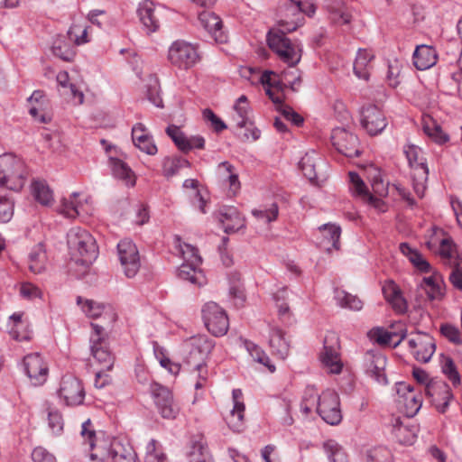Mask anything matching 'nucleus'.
<instances>
[{"label": "nucleus", "mask_w": 462, "mask_h": 462, "mask_svg": "<svg viewBox=\"0 0 462 462\" xmlns=\"http://www.w3.org/2000/svg\"><path fill=\"white\" fill-rule=\"evenodd\" d=\"M269 344L271 348L278 357L281 359H285L290 352V343L285 338L284 332L273 327L270 330V339Z\"/></svg>", "instance_id": "obj_31"}, {"label": "nucleus", "mask_w": 462, "mask_h": 462, "mask_svg": "<svg viewBox=\"0 0 462 462\" xmlns=\"http://www.w3.org/2000/svg\"><path fill=\"white\" fill-rule=\"evenodd\" d=\"M232 396L234 400V406L230 412L227 424L233 431L239 432L242 430L245 415V404L243 402L239 401L242 397V391L240 389H234Z\"/></svg>", "instance_id": "obj_29"}, {"label": "nucleus", "mask_w": 462, "mask_h": 462, "mask_svg": "<svg viewBox=\"0 0 462 462\" xmlns=\"http://www.w3.org/2000/svg\"><path fill=\"white\" fill-rule=\"evenodd\" d=\"M403 152L408 161L412 173L419 172V170H429L426 159L423 157L422 150L415 144H407L403 147Z\"/></svg>", "instance_id": "obj_33"}, {"label": "nucleus", "mask_w": 462, "mask_h": 462, "mask_svg": "<svg viewBox=\"0 0 462 462\" xmlns=\"http://www.w3.org/2000/svg\"><path fill=\"white\" fill-rule=\"evenodd\" d=\"M60 400L67 406L83 403L85 391L81 381L70 374L62 377L58 391Z\"/></svg>", "instance_id": "obj_13"}, {"label": "nucleus", "mask_w": 462, "mask_h": 462, "mask_svg": "<svg viewBox=\"0 0 462 462\" xmlns=\"http://www.w3.org/2000/svg\"><path fill=\"white\" fill-rule=\"evenodd\" d=\"M269 48L278 58L290 67L296 66L301 59V43L295 40L291 41L282 29H271L266 36Z\"/></svg>", "instance_id": "obj_5"}, {"label": "nucleus", "mask_w": 462, "mask_h": 462, "mask_svg": "<svg viewBox=\"0 0 462 462\" xmlns=\"http://www.w3.org/2000/svg\"><path fill=\"white\" fill-rule=\"evenodd\" d=\"M146 96L148 100L157 107H163L162 98L160 95V86L158 79L153 76H149V83L146 86Z\"/></svg>", "instance_id": "obj_48"}, {"label": "nucleus", "mask_w": 462, "mask_h": 462, "mask_svg": "<svg viewBox=\"0 0 462 462\" xmlns=\"http://www.w3.org/2000/svg\"><path fill=\"white\" fill-rule=\"evenodd\" d=\"M213 347L214 342L205 335L192 337L184 342L182 365L187 370L197 373L196 390L206 385L208 368L205 360Z\"/></svg>", "instance_id": "obj_2"}, {"label": "nucleus", "mask_w": 462, "mask_h": 462, "mask_svg": "<svg viewBox=\"0 0 462 462\" xmlns=\"http://www.w3.org/2000/svg\"><path fill=\"white\" fill-rule=\"evenodd\" d=\"M32 459L33 462H57L56 457L42 447H37L32 450Z\"/></svg>", "instance_id": "obj_62"}, {"label": "nucleus", "mask_w": 462, "mask_h": 462, "mask_svg": "<svg viewBox=\"0 0 462 462\" xmlns=\"http://www.w3.org/2000/svg\"><path fill=\"white\" fill-rule=\"evenodd\" d=\"M334 298L338 306L350 310L358 311L363 308V301L356 295H352L344 290L336 289Z\"/></svg>", "instance_id": "obj_38"}, {"label": "nucleus", "mask_w": 462, "mask_h": 462, "mask_svg": "<svg viewBox=\"0 0 462 462\" xmlns=\"http://www.w3.org/2000/svg\"><path fill=\"white\" fill-rule=\"evenodd\" d=\"M224 232L234 233L245 227V218L235 207H223L217 215Z\"/></svg>", "instance_id": "obj_20"}, {"label": "nucleus", "mask_w": 462, "mask_h": 462, "mask_svg": "<svg viewBox=\"0 0 462 462\" xmlns=\"http://www.w3.org/2000/svg\"><path fill=\"white\" fill-rule=\"evenodd\" d=\"M236 114L233 116V120L236 122V126L239 128H249L253 125V122L249 116L250 107L248 105L247 97L242 95L234 105Z\"/></svg>", "instance_id": "obj_32"}, {"label": "nucleus", "mask_w": 462, "mask_h": 462, "mask_svg": "<svg viewBox=\"0 0 462 462\" xmlns=\"http://www.w3.org/2000/svg\"><path fill=\"white\" fill-rule=\"evenodd\" d=\"M244 346L246 351L249 353V355L255 362L267 367L271 373H273L275 371V365L272 364L269 356L261 347H259L256 344L247 339L244 340Z\"/></svg>", "instance_id": "obj_39"}, {"label": "nucleus", "mask_w": 462, "mask_h": 462, "mask_svg": "<svg viewBox=\"0 0 462 462\" xmlns=\"http://www.w3.org/2000/svg\"><path fill=\"white\" fill-rule=\"evenodd\" d=\"M23 371L34 386L42 385L49 374V367L38 352L26 355L23 360Z\"/></svg>", "instance_id": "obj_15"}, {"label": "nucleus", "mask_w": 462, "mask_h": 462, "mask_svg": "<svg viewBox=\"0 0 462 462\" xmlns=\"http://www.w3.org/2000/svg\"><path fill=\"white\" fill-rule=\"evenodd\" d=\"M350 189L354 194L362 197L364 199L369 194L367 187L358 173L349 171Z\"/></svg>", "instance_id": "obj_53"}, {"label": "nucleus", "mask_w": 462, "mask_h": 462, "mask_svg": "<svg viewBox=\"0 0 462 462\" xmlns=\"http://www.w3.org/2000/svg\"><path fill=\"white\" fill-rule=\"evenodd\" d=\"M199 22L217 42L223 43L226 42V35L222 29V21L214 13L209 11L199 13Z\"/></svg>", "instance_id": "obj_21"}, {"label": "nucleus", "mask_w": 462, "mask_h": 462, "mask_svg": "<svg viewBox=\"0 0 462 462\" xmlns=\"http://www.w3.org/2000/svg\"><path fill=\"white\" fill-rule=\"evenodd\" d=\"M361 125L370 135H377L385 129L388 122L378 106L368 105L361 110Z\"/></svg>", "instance_id": "obj_17"}, {"label": "nucleus", "mask_w": 462, "mask_h": 462, "mask_svg": "<svg viewBox=\"0 0 462 462\" xmlns=\"http://www.w3.org/2000/svg\"><path fill=\"white\" fill-rule=\"evenodd\" d=\"M27 171L23 161L11 153L0 156V187L19 191L25 184Z\"/></svg>", "instance_id": "obj_6"}, {"label": "nucleus", "mask_w": 462, "mask_h": 462, "mask_svg": "<svg viewBox=\"0 0 462 462\" xmlns=\"http://www.w3.org/2000/svg\"><path fill=\"white\" fill-rule=\"evenodd\" d=\"M279 214V208L276 203H273L270 208L263 209H253L252 215L264 223H270L276 220Z\"/></svg>", "instance_id": "obj_55"}, {"label": "nucleus", "mask_w": 462, "mask_h": 462, "mask_svg": "<svg viewBox=\"0 0 462 462\" xmlns=\"http://www.w3.org/2000/svg\"><path fill=\"white\" fill-rule=\"evenodd\" d=\"M189 162L180 156H168L162 161V175L167 179L179 174L183 168H189Z\"/></svg>", "instance_id": "obj_35"}, {"label": "nucleus", "mask_w": 462, "mask_h": 462, "mask_svg": "<svg viewBox=\"0 0 462 462\" xmlns=\"http://www.w3.org/2000/svg\"><path fill=\"white\" fill-rule=\"evenodd\" d=\"M168 58L172 65L183 69L193 67L199 60L195 46L184 41H176L171 45Z\"/></svg>", "instance_id": "obj_9"}, {"label": "nucleus", "mask_w": 462, "mask_h": 462, "mask_svg": "<svg viewBox=\"0 0 462 462\" xmlns=\"http://www.w3.org/2000/svg\"><path fill=\"white\" fill-rule=\"evenodd\" d=\"M390 450L384 447H375L367 451L366 462H387L390 458Z\"/></svg>", "instance_id": "obj_58"}, {"label": "nucleus", "mask_w": 462, "mask_h": 462, "mask_svg": "<svg viewBox=\"0 0 462 462\" xmlns=\"http://www.w3.org/2000/svg\"><path fill=\"white\" fill-rule=\"evenodd\" d=\"M440 366L442 373L451 382L452 385L458 387L461 384V378L454 360L450 356L442 355Z\"/></svg>", "instance_id": "obj_44"}, {"label": "nucleus", "mask_w": 462, "mask_h": 462, "mask_svg": "<svg viewBox=\"0 0 462 462\" xmlns=\"http://www.w3.org/2000/svg\"><path fill=\"white\" fill-rule=\"evenodd\" d=\"M372 59L373 56L366 50L358 51L353 65L354 73L358 79L365 80L368 79L369 63Z\"/></svg>", "instance_id": "obj_37"}, {"label": "nucleus", "mask_w": 462, "mask_h": 462, "mask_svg": "<svg viewBox=\"0 0 462 462\" xmlns=\"http://www.w3.org/2000/svg\"><path fill=\"white\" fill-rule=\"evenodd\" d=\"M110 166L116 179L122 180L128 187L135 185V174L126 162L117 158H111Z\"/></svg>", "instance_id": "obj_30"}, {"label": "nucleus", "mask_w": 462, "mask_h": 462, "mask_svg": "<svg viewBox=\"0 0 462 462\" xmlns=\"http://www.w3.org/2000/svg\"><path fill=\"white\" fill-rule=\"evenodd\" d=\"M20 294L22 295L23 298L28 299V300H32V299L42 297L41 290L37 286H35L30 282H25L21 285Z\"/></svg>", "instance_id": "obj_63"}, {"label": "nucleus", "mask_w": 462, "mask_h": 462, "mask_svg": "<svg viewBox=\"0 0 462 462\" xmlns=\"http://www.w3.org/2000/svg\"><path fill=\"white\" fill-rule=\"evenodd\" d=\"M439 331L449 342L457 346L462 345V335L455 325L444 323L440 326Z\"/></svg>", "instance_id": "obj_54"}, {"label": "nucleus", "mask_w": 462, "mask_h": 462, "mask_svg": "<svg viewBox=\"0 0 462 462\" xmlns=\"http://www.w3.org/2000/svg\"><path fill=\"white\" fill-rule=\"evenodd\" d=\"M141 23L147 32H154L159 28V21L155 15L154 4L150 0H143L137 9Z\"/></svg>", "instance_id": "obj_28"}, {"label": "nucleus", "mask_w": 462, "mask_h": 462, "mask_svg": "<svg viewBox=\"0 0 462 462\" xmlns=\"http://www.w3.org/2000/svg\"><path fill=\"white\" fill-rule=\"evenodd\" d=\"M149 391L162 417L168 420L175 419L179 408L173 402L171 392L158 383H152Z\"/></svg>", "instance_id": "obj_11"}, {"label": "nucleus", "mask_w": 462, "mask_h": 462, "mask_svg": "<svg viewBox=\"0 0 462 462\" xmlns=\"http://www.w3.org/2000/svg\"><path fill=\"white\" fill-rule=\"evenodd\" d=\"M81 437L91 449L90 459L101 462H138V457L131 443L125 438H113L110 440L97 441L96 431L90 419L81 425Z\"/></svg>", "instance_id": "obj_1"}, {"label": "nucleus", "mask_w": 462, "mask_h": 462, "mask_svg": "<svg viewBox=\"0 0 462 462\" xmlns=\"http://www.w3.org/2000/svg\"><path fill=\"white\" fill-rule=\"evenodd\" d=\"M77 303L81 306L83 312L89 318L97 319L101 316L104 310V306L92 300H86L84 302L82 298H77Z\"/></svg>", "instance_id": "obj_50"}, {"label": "nucleus", "mask_w": 462, "mask_h": 462, "mask_svg": "<svg viewBox=\"0 0 462 462\" xmlns=\"http://www.w3.org/2000/svg\"><path fill=\"white\" fill-rule=\"evenodd\" d=\"M318 159H319V154L314 150H312L306 152V154L300 159L299 162V166L304 176L310 180L318 179V173L316 171Z\"/></svg>", "instance_id": "obj_41"}, {"label": "nucleus", "mask_w": 462, "mask_h": 462, "mask_svg": "<svg viewBox=\"0 0 462 462\" xmlns=\"http://www.w3.org/2000/svg\"><path fill=\"white\" fill-rule=\"evenodd\" d=\"M67 243L72 257L83 265L91 264L98 255L96 240L84 228L79 226L70 228L67 235Z\"/></svg>", "instance_id": "obj_4"}, {"label": "nucleus", "mask_w": 462, "mask_h": 462, "mask_svg": "<svg viewBox=\"0 0 462 462\" xmlns=\"http://www.w3.org/2000/svg\"><path fill=\"white\" fill-rule=\"evenodd\" d=\"M323 448L329 462H348L346 453L337 441L333 439L325 441Z\"/></svg>", "instance_id": "obj_45"}, {"label": "nucleus", "mask_w": 462, "mask_h": 462, "mask_svg": "<svg viewBox=\"0 0 462 462\" xmlns=\"http://www.w3.org/2000/svg\"><path fill=\"white\" fill-rule=\"evenodd\" d=\"M159 443L151 439L146 445L145 462H167L166 455L158 448Z\"/></svg>", "instance_id": "obj_51"}, {"label": "nucleus", "mask_w": 462, "mask_h": 462, "mask_svg": "<svg viewBox=\"0 0 462 462\" xmlns=\"http://www.w3.org/2000/svg\"><path fill=\"white\" fill-rule=\"evenodd\" d=\"M79 195L78 192H73L69 199L64 198L60 201L59 212L69 218H75L79 215V203L76 198Z\"/></svg>", "instance_id": "obj_47"}, {"label": "nucleus", "mask_w": 462, "mask_h": 462, "mask_svg": "<svg viewBox=\"0 0 462 462\" xmlns=\"http://www.w3.org/2000/svg\"><path fill=\"white\" fill-rule=\"evenodd\" d=\"M331 142L337 151L346 157H358L361 154L358 137L345 128H334Z\"/></svg>", "instance_id": "obj_14"}, {"label": "nucleus", "mask_w": 462, "mask_h": 462, "mask_svg": "<svg viewBox=\"0 0 462 462\" xmlns=\"http://www.w3.org/2000/svg\"><path fill=\"white\" fill-rule=\"evenodd\" d=\"M323 232V236L332 244V247L336 250L339 249V239L341 235V228L335 224H324L319 227Z\"/></svg>", "instance_id": "obj_49"}, {"label": "nucleus", "mask_w": 462, "mask_h": 462, "mask_svg": "<svg viewBox=\"0 0 462 462\" xmlns=\"http://www.w3.org/2000/svg\"><path fill=\"white\" fill-rule=\"evenodd\" d=\"M382 291L386 301L396 312L403 313L406 311L407 302L400 288L393 281L385 282L383 285Z\"/></svg>", "instance_id": "obj_23"}, {"label": "nucleus", "mask_w": 462, "mask_h": 462, "mask_svg": "<svg viewBox=\"0 0 462 462\" xmlns=\"http://www.w3.org/2000/svg\"><path fill=\"white\" fill-rule=\"evenodd\" d=\"M48 424L54 434H60L63 430V419L57 410H50L48 412Z\"/></svg>", "instance_id": "obj_60"}, {"label": "nucleus", "mask_w": 462, "mask_h": 462, "mask_svg": "<svg viewBox=\"0 0 462 462\" xmlns=\"http://www.w3.org/2000/svg\"><path fill=\"white\" fill-rule=\"evenodd\" d=\"M174 244L184 260V263L179 268L178 276L181 280L188 281L199 287L204 285L206 276L199 268L202 258L199 254V250L189 244L181 242L179 236H174Z\"/></svg>", "instance_id": "obj_3"}, {"label": "nucleus", "mask_w": 462, "mask_h": 462, "mask_svg": "<svg viewBox=\"0 0 462 462\" xmlns=\"http://www.w3.org/2000/svg\"><path fill=\"white\" fill-rule=\"evenodd\" d=\"M281 85L289 86L291 90L297 91L298 88L301 84V77L298 72L296 76H294L293 71H284L282 76Z\"/></svg>", "instance_id": "obj_61"}, {"label": "nucleus", "mask_w": 462, "mask_h": 462, "mask_svg": "<svg viewBox=\"0 0 462 462\" xmlns=\"http://www.w3.org/2000/svg\"><path fill=\"white\" fill-rule=\"evenodd\" d=\"M90 344L91 355L97 363L102 366L101 370H111L115 358L106 341L96 342V339L92 337H90Z\"/></svg>", "instance_id": "obj_24"}, {"label": "nucleus", "mask_w": 462, "mask_h": 462, "mask_svg": "<svg viewBox=\"0 0 462 462\" xmlns=\"http://www.w3.org/2000/svg\"><path fill=\"white\" fill-rule=\"evenodd\" d=\"M428 177L429 170H421V168L419 170V172L411 173L414 191L420 197L423 196Z\"/></svg>", "instance_id": "obj_57"}, {"label": "nucleus", "mask_w": 462, "mask_h": 462, "mask_svg": "<svg viewBox=\"0 0 462 462\" xmlns=\"http://www.w3.org/2000/svg\"><path fill=\"white\" fill-rule=\"evenodd\" d=\"M51 51L54 56L65 61L72 60L75 56V53L70 46L60 40H57L53 42Z\"/></svg>", "instance_id": "obj_52"}, {"label": "nucleus", "mask_w": 462, "mask_h": 462, "mask_svg": "<svg viewBox=\"0 0 462 462\" xmlns=\"http://www.w3.org/2000/svg\"><path fill=\"white\" fill-rule=\"evenodd\" d=\"M46 252L42 243L36 245L29 254V269L33 273L45 270Z\"/></svg>", "instance_id": "obj_36"}, {"label": "nucleus", "mask_w": 462, "mask_h": 462, "mask_svg": "<svg viewBox=\"0 0 462 462\" xmlns=\"http://www.w3.org/2000/svg\"><path fill=\"white\" fill-rule=\"evenodd\" d=\"M132 140L134 144L146 154L154 155L158 152L152 136L149 134L145 126L142 123H137L133 126Z\"/></svg>", "instance_id": "obj_22"}, {"label": "nucleus", "mask_w": 462, "mask_h": 462, "mask_svg": "<svg viewBox=\"0 0 462 462\" xmlns=\"http://www.w3.org/2000/svg\"><path fill=\"white\" fill-rule=\"evenodd\" d=\"M327 8L333 15L332 19L336 23H340L343 24L350 23L351 14H349L347 7L342 0H332V2L327 5Z\"/></svg>", "instance_id": "obj_43"}, {"label": "nucleus", "mask_w": 462, "mask_h": 462, "mask_svg": "<svg viewBox=\"0 0 462 462\" xmlns=\"http://www.w3.org/2000/svg\"><path fill=\"white\" fill-rule=\"evenodd\" d=\"M412 60L414 66L419 70H425L436 64L438 53L431 46L420 45L415 49Z\"/></svg>", "instance_id": "obj_25"}, {"label": "nucleus", "mask_w": 462, "mask_h": 462, "mask_svg": "<svg viewBox=\"0 0 462 462\" xmlns=\"http://www.w3.org/2000/svg\"><path fill=\"white\" fill-rule=\"evenodd\" d=\"M202 115L203 118L210 123V125L215 132L220 133L227 128L226 123L220 117H218L211 109H204Z\"/></svg>", "instance_id": "obj_59"}, {"label": "nucleus", "mask_w": 462, "mask_h": 462, "mask_svg": "<svg viewBox=\"0 0 462 462\" xmlns=\"http://www.w3.org/2000/svg\"><path fill=\"white\" fill-rule=\"evenodd\" d=\"M419 427L413 424H404L399 418L395 419L392 433L394 439L402 445H412L418 436Z\"/></svg>", "instance_id": "obj_26"}, {"label": "nucleus", "mask_w": 462, "mask_h": 462, "mask_svg": "<svg viewBox=\"0 0 462 462\" xmlns=\"http://www.w3.org/2000/svg\"><path fill=\"white\" fill-rule=\"evenodd\" d=\"M317 411L324 421L330 425H337L342 420L338 394L327 389L319 396Z\"/></svg>", "instance_id": "obj_7"}, {"label": "nucleus", "mask_w": 462, "mask_h": 462, "mask_svg": "<svg viewBox=\"0 0 462 462\" xmlns=\"http://www.w3.org/2000/svg\"><path fill=\"white\" fill-rule=\"evenodd\" d=\"M202 319L208 330L216 337L224 336L228 330V318L216 302L210 301L203 306Z\"/></svg>", "instance_id": "obj_8"}, {"label": "nucleus", "mask_w": 462, "mask_h": 462, "mask_svg": "<svg viewBox=\"0 0 462 462\" xmlns=\"http://www.w3.org/2000/svg\"><path fill=\"white\" fill-rule=\"evenodd\" d=\"M425 395L440 413H445L453 399L449 385L443 380L433 379L424 386Z\"/></svg>", "instance_id": "obj_10"}, {"label": "nucleus", "mask_w": 462, "mask_h": 462, "mask_svg": "<svg viewBox=\"0 0 462 462\" xmlns=\"http://www.w3.org/2000/svg\"><path fill=\"white\" fill-rule=\"evenodd\" d=\"M188 459L189 462H214L203 438L191 441L190 448L188 452Z\"/></svg>", "instance_id": "obj_34"}, {"label": "nucleus", "mask_w": 462, "mask_h": 462, "mask_svg": "<svg viewBox=\"0 0 462 462\" xmlns=\"http://www.w3.org/2000/svg\"><path fill=\"white\" fill-rule=\"evenodd\" d=\"M32 192L34 199L42 205H49L53 199L51 190L43 181H33L32 184Z\"/></svg>", "instance_id": "obj_46"}, {"label": "nucleus", "mask_w": 462, "mask_h": 462, "mask_svg": "<svg viewBox=\"0 0 462 462\" xmlns=\"http://www.w3.org/2000/svg\"><path fill=\"white\" fill-rule=\"evenodd\" d=\"M406 335V331L402 332L399 339L393 342V337H397L396 333L389 332L382 328H377L371 331V337L374 339L375 342H377L379 345L392 346L393 347L399 346V344L405 338Z\"/></svg>", "instance_id": "obj_42"}, {"label": "nucleus", "mask_w": 462, "mask_h": 462, "mask_svg": "<svg viewBox=\"0 0 462 462\" xmlns=\"http://www.w3.org/2000/svg\"><path fill=\"white\" fill-rule=\"evenodd\" d=\"M408 339L411 353L416 360L428 363L436 351V344L433 337L428 333L416 332Z\"/></svg>", "instance_id": "obj_16"}, {"label": "nucleus", "mask_w": 462, "mask_h": 462, "mask_svg": "<svg viewBox=\"0 0 462 462\" xmlns=\"http://www.w3.org/2000/svg\"><path fill=\"white\" fill-rule=\"evenodd\" d=\"M9 319L10 323H12L10 334L13 338L17 341H29L32 338V332L30 330L20 331L27 326L26 322L23 320L22 313H14L10 316Z\"/></svg>", "instance_id": "obj_40"}, {"label": "nucleus", "mask_w": 462, "mask_h": 462, "mask_svg": "<svg viewBox=\"0 0 462 462\" xmlns=\"http://www.w3.org/2000/svg\"><path fill=\"white\" fill-rule=\"evenodd\" d=\"M320 360L330 373L339 374L341 372L342 363L339 358L338 340L335 333H329L325 337Z\"/></svg>", "instance_id": "obj_18"}, {"label": "nucleus", "mask_w": 462, "mask_h": 462, "mask_svg": "<svg viewBox=\"0 0 462 462\" xmlns=\"http://www.w3.org/2000/svg\"><path fill=\"white\" fill-rule=\"evenodd\" d=\"M411 263L421 273H429L431 272V266L427 260L417 251L413 253L410 259Z\"/></svg>", "instance_id": "obj_64"}, {"label": "nucleus", "mask_w": 462, "mask_h": 462, "mask_svg": "<svg viewBox=\"0 0 462 462\" xmlns=\"http://www.w3.org/2000/svg\"><path fill=\"white\" fill-rule=\"evenodd\" d=\"M117 254L126 277L133 278L140 268V255L137 246L130 239L121 240L117 244Z\"/></svg>", "instance_id": "obj_12"}, {"label": "nucleus", "mask_w": 462, "mask_h": 462, "mask_svg": "<svg viewBox=\"0 0 462 462\" xmlns=\"http://www.w3.org/2000/svg\"><path fill=\"white\" fill-rule=\"evenodd\" d=\"M14 201L5 197H0V222L7 223L14 216Z\"/></svg>", "instance_id": "obj_56"}, {"label": "nucleus", "mask_w": 462, "mask_h": 462, "mask_svg": "<svg viewBox=\"0 0 462 462\" xmlns=\"http://www.w3.org/2000/svg\"><path fill=\"white\" fill-rule=\"evenodd\" d=\"M387 359L382 354H367L365 360V374L380 384L388 383L385 374Z\"/></svg>", "instance_id": "obj_19"}, {"label": "nucleus", "mask_w": 462, "mask_h": 462, "mask_svg": "<svg viewBox=\"0 0 462 462\" xmlns=\"http://www.w3.org/2000/svg\"><path fill=\"white\" fill-rule=\"evenodd\" d=\"M397 393L404 397L407 416L416 415L421 408L422 401L420 396L414 393L412 386L401 382L397 383Z\"/></svg>", "instance_id": "obj_27"}]
</instances>
